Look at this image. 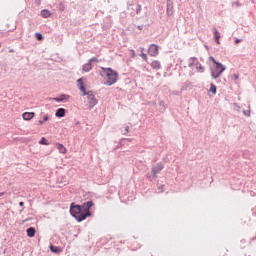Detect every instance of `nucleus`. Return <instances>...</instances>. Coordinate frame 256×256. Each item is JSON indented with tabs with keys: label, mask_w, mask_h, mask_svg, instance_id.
I'll list each match as a JSON object with an SVG mask.
<instances>
[{
	"label": "nucleus",
	"mask_w": 256,
	"mask_h": 256,
	"mask_svg": "<svg viewBox=\"0 0 256 256\" xmlns=\"http://www.w3.org/2000/svg\"><path fill=\"white\" fill-rule=\"evenodd\" d=\"M91 69H93V64H91V62L84 64V66H83L84 73H89V71H91Z\"/></svg>",
	"instance_id": "11"
},
{
	"label": "nucleus",
	"mask_w": 256,
	"mask_h": 256,
	"mask_svg": "<svg viewBox=\"0 0 256 256\" xmlns=\"http://www.w3.org/2000/svg\"><path fill=\"white\" fill-rule=\"evenodd\" d=\"M35 37H36L37 41H43V35H41V33H36Z\"/></svg>",
	"instance_id": "21"
},
{
	"label": "nucleus",
	"mask_w": 256,
	"mask_h": 256,
	"mask_svg": "<svg viewBox=\"0 0 256 256\" xmlns=\"http://www.w3.org/2000/svg\"><path fill=\"white\" fill-rule=\"evenodd\" d=\"M47 121H49V116L48 115L44 116L43 119L39 120L38 123H39V125H43L44 123H47Z\"/></svg>",
	"instance_id": "18"
},
{
	"label": "nucleus",
	"mask_w": 256,
	"mask_h": 256,
	"mask_svg": "<svg viewBox=\"0 0 256 256\" xmlns=\"http://www.w3.org/2000/svg\"><path fill=\"white\" fill-rule=\"evenodd\" d=\"M163 163H158L153 169H152V173L153 175H157V173H159L160 171H163Z\"/></svg>",
	"instance_id": "7"
},
{
	"label": "nucleus",
	"mask_w": 256,
	"mask_h": 256,
	"mask_svg": "<svg viewBox=\"0 0 256 256\" xmlns=\"http://www.w3.org/2000/svg\"><path fill=\"white\" fill-rule=\"evenodd\" d=\"M78 83V89H80L81 93L83 96L87 95V99H88V105L90 107V109H93V107H95V105H97L98 100L95 99V95H93V93L88 92L85 90V83H83V78H79L77 80Z\"/></svg>",
	"instance_id": "2"
},
{
	"label": "nucleus",
	"mask_w": 256,
	"mask_h": 256,
	"mask_svg": "<svg viewBox=\"0 0 256 256\" xmlns=\"http://www.w3.org/2000/svg\"><path fill=\"white\" fill-rule=\"evenodd\" d=\"M150 66L156 71H159V69H161V62L159 60H154L150 63Z\"/></svg>",
	"instance_id": "8"
},
{
	"label": "nucleus",
	"mask_w": 256,
	"mask_h": 256,
	"mask_svg": "<svg viewBox=\"0 0 256 256\" xmlns=\"http://www.w3.org/2000/svg\"><path fill=\"white\" fill-rule=\"evenodd\" d=\"M40 145H49V142L45 139V137H42L41 140L39 141Z\"/></svg>",
	"instance_id": "19"
},
{
	"label": "nucleus",
	"mask_w": 256,
	"mask_h": 256,
	"mask_svg": "<svg viewBox=\"0 0 256 256\" xmlns=\"http://www.w3.org/2000/svg\"><path fill=\"white\" fill-rule=\"evenodd\" d=\"M50 251H52V253H61V248L51 245L50 246Z\"/></svg>",
	"instance_id": "16"
},
{
	"label": "nucleus",
	"mask_w": 256,
	"mask_h": 256,
	"mask_svg": "<svg viewBox=\"0 0 256 256\" xmlns=\"http://www.w3.org/2000/svg\"><path fill=\"white\" fill-rule=\"evenodd\" d=\"M3 195H5V193H3V192H0V197H3Z\"/></svg>",
	"instance_id": "29"
},
{
	"label": "nucleus",
	"mask_w": 256,
	"mask_h": 256,
	"mask_svg": "<svg viewBox=\"0 0 256 256\" xmlns=\"http://www.w3.org/2000/svg\"><path fill=\"white\" fill-rule=\"evenodd\" d=\"M101 69L106 77V85H115V83H117V77L119 74L111 68L101 67Z\"/></svg>",
	"instance_id": "3"
},
{
	"label": "nucleus",
	"mask_w": 256,
	"mask_h": 256,
	"mask_svg": "<svg viewBox=\"0 0 256 256\" xmlns=\"http://www.w3.org/2000/svg\"><path fill=\"white\" fill-rule=\"evenodd\" d=\"M56 117H65V108H59L56 113Z\"/></svg>",
	"instance_id": "13"
},
{
	"label": "nucleus",
	"mask_w": 256,
	"mask_h": 256,
	"mask_svg": "<svg viewBox=\"0 0 256 256\" xmlns=\"http://www.w3.org/2000/svg\"><path fill=\"white\" fill-rule=\"evenodd\" d=\"M141 51H145V48H141Z\"/></svg>",
	"instance_id": "30"
},
{
	"label": "nucleus",
	"mask_w": 256,
	"mask_h": 256,
	"mask_svg": "<svg viewBox=\"0 0 256 256\" xmlns=\"http://www.w3.org/2000/svg\"><path fill=\"white\" fill-rule=\"evenodd\" d=\"M225 66H223V64L221 63H216V66L214 68L211 69V77H213L214 79H217L221 73H223V71H225Z\"/></svg>",
	"instance_id": "4"
},
{
	"label": "nucleus",
	"mask_w": 256,
	"mask_h": 256,
	"mask_svg": "<svg viewBox=\"0 0 256 256\" xmlns=\"http://www.w3.org/2000/svg\"><path fill=\"white\" fill-rule=\"evenodd\" d=\"M140 57H142V59H144L145 61H146V63L148 62V58H147V54H145V53H141L140 54Z\"/></svg>",
	"instance_id": "22"
},
{
	"label": "nucleus",
	"mask_w": 256,
	"mask_h": 256,
	"mask_svg": "<svg viewBox=\"0 0 256 256\" xmlns=\"http://www.w3.org/2000/svg\"><path fill=\"white\" fill-rule=\"evenodd\" d=\"M129 133V126L125 127V134Z\"/></svg>",
	"instance_id": "26"
},
{
	"label": "nucleus",
	"mask_w": 256,
	"mask_h": 256,
	"mask_svg": "<svg viewBox=\"0 0 256 256\" xmlns=\"http://www.w3.org/2000/svg\"><path fill=\"white\" fill-rule=\"evenodd\" d=\"M69 99V96L67 95H61L58 98H54V100H56L58 103H61V101H67Z\"/></svg>",
	"instance_id": "15"
},
{
	"label": "nucleus",
	"mask_w": 256,
	"mask_h": 256,
	"mask_svg": "<svg viewBox=\"0 0 256 256\" xmlns=\"http://www.w3.org/2000/svg\"><path fill=\"white\" fill-rule=\"evenodd\" d=\"M197 70L199 71V73H203L205 71V68L200 65L199 67H197Z\"/></svg>",
	"instance_id": "23"
},
{
	"label": "nucleus",
	"mask_w": 256,
	"mask_h": 256,
	"mask_svg": "<svg viewBox=\"0 0 256 256\" xmlns=\"http://www.w3.org/2000/svg\"><path fill=\"white\" fill-rule=\"evenodd\" d=\"M214 31V39L216 41V43L219 45V39H221V33H219V31L217 30V28H213Z\"/></svg>",
	"instance_id": "10"
},
{
	"label": "nucleus",
	"mask_w": 256,
	"mask_h": 256,
	"mask_svg": "<svg viewBox=\"0 0 256 256\" xmlns=\"http://www.w3.org/2000/svg\"><path fill=\"white\" fill-rule=\"evenodd\" d=\"M33 117H35V112H24L22 114V118L24 119V121H31Z\"/></svg>",
	"instance_id": "6"
},
{
	"label": "nucleus",
	"mask_w": 256,
	"mask_h": 256,
	"mask_svg": "<svg viewBox=\"0 0 256 256\" xmlns=\"http://www.w3.org/2000/svg\"><path fill=\"white\" fill-rule=\"evenodd\" d=\"M209 59H210V61H213L215 63V65H217V63H219V62L215 61V58L213 56H211Z\"/></svg>",
	"instance_id": "25"
},
{
	"label": "nucleus",
	"mask_w": 256,
	"mask_h": 256,
	"mask_svg": "<svg viewBox=\"0 0 256 256\" xmlns=\"http://www.w3.org/2000/svg\"><path fill=\"white\" fill-rule=\"evenodd\" d=\"M19 205H20V207H23L25 205V203L20 202Z\"/></svg>",
	"instance_id": "28"
},
{
	"label": "nucleus",
	"mask_w": 256,
	"mask_h": 256,
	"mask_svg": "<svg viewBox=\"0 0 256 256\" xmlns=\"http://www.w3.org/2000/svg\"><path fill=\"white\" fill-rule=\"evenodd\" d=\"M26 233L29 237H35V233H36L35 228L33 227L28 228L26 230Z\"/></svg>",
	"instance_id": "14"
},
{
	"label": "nucleus",
	"mask_w": 256,
	"mask_h": 256,
	"mask_svg": "<svg viewBox=\"0 0 256 256\" xmlns=\"http://www.w3.org/2000/svg\"><path fill=\"white\" fill-rule=\"evenodd\" d=\"M132 57H135V50H131Z\"/></svg>",
	"instance_id": "27"
},
{
	"label": "nucleus",
	"mask_w": 256,
	"mask_h": 256,
	"mask_svg": "<svg viewBox=\"0 0 256 256\" xmlns=\"http://www.w3.org/2000/svg\"><path fill=\"white\" fill-rule=\"evenodd\" d=\"M233 79L235 80V81H237V79H239V74H233Z\"/></svg>",
	"instance_id": "24"
},
{
	"label": "nucleus",
	"mask_w": 256,
	"mask_h": 256,
	"mask_svg": "<svg viewBox=\"0 0 256 256\" xmlns=\"http://www.w3.org/2000/svg\"><path fill=\"white\" fill-rule=\"evenodd\" d=\"M88 63H91V65H93V63H99V59H97V57H92Z\"/></svg>",
	"instance_id": "20"
},
{
	"label": "nucleus",
	"mask_w": 256,
	"mask_h": 256,
	"mask_svg": "<svg viewBox=\"0 0 256 256\" xmlns=\"http://www.w3.org/2000/svg\"><path fill=\"white\" fill-rule=\"evenodd\" d=\"M91 207H93V202L88 201V202H85L82 206L81 205L71 206L70 213L79 222L85 221L87 217H91V212H89V209H91Z\"/></svg>",
	"instance_id": "1"
},
{
	"label": "nucleus",
	"mask_w": 256,
	"mask_h": 256,
	"mask_svg": "<svg viewBox=\"0 0 256 256\" xmlns=\"http://www.w3.org/2000/svg\"><path fill=\"white\" fill-rule=\"evenodd\" d=\"M41 17L47 19L48 17H51V12L47 9H44L41 11Z\"/></svg>",
	"instance_id": "12"
},
{
	"label": "nucleus",
	"mask_w": 256,
	"mask_h": 256,
	"mask_svg": "<svg viewBox=\"0 0 256 256\" xmlns=\"http://www.w3.org/2000/svg\"><path fill=\"white\" fill-rule=\"evenodd\" d=\"M209 91H210V93H213V95H215L217 93V86H215V84L211 83Z\"/></svg>",
	"instance_id": "17"
},
{
	"label": "nucleus",
	"mask_w": 256,
	"mask_h": 256,
	"mask_svg": "<svg viewBox=\"0 0 256 256\" xmlns=\"http://www.w3.org/2000/svg\"><path fill=\"white\" fill-rule=\"evenodd\" d=\"M148 54L151 57H157V55H159V46L155 44L150 45L148 48Z\"/></svg>",
	"instance_id": "5"
},
{
	"label": "nucleus",
	"mask_w": 256,
	"mask_h": 256,
	"mask_svg": "<svg viewBox=\"0 0 256 256\" xmlns=\"http://www.w3.org/2000/svg\"><path fill=\"white\" fill-rule=\"evenodd\" d=\"M56 147H57L59 153H62L63 155H65V153H67V148L65 146H63V144L56 143Z\"/></svg>",
	"instance_id": "9"
}]
</instances>
